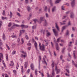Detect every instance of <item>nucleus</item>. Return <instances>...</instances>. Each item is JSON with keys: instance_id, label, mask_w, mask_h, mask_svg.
Wrapping results in <instances>:
<instances>
[{"instance_id": "1", "label": "nucleus", "mask_w": 77, "mask_h": 77, "mask_svg": "<svg viewBox=\"0 0 77 77\" xmlns=\"http://www.w3.org/2000/svg\"><path fill=\"white\" fill-rule=\"evenodd\" d=\"M42 46H41V47H40L39 48V49L40 50L42 51H45V45L44 44H42Z\"/></svg>"}, {"instance_id": "2", "label": "nucleus", "mask_w": 77, "mask_h": 77, "mask_svg": "<svg viewBox=\"0 0 77 77\" xmlns=\"http://www.w3.org/2000/svg\"><path fill=\"white\" fill-rule=\"evenodd\" d=\"M52 30L55 36H57L58 35V32H57L56 31V29H52Z\"/></svg>"}, {"instance_id": "3", "label": "nucleus", "mask_w": 77, "mask_h": 77, "mask_svg": "<svg viewBox=\"0 0 77 77\" xmlns=\"http://www.w3.org/2000/svg\"><path fill=\"white\" fill-rule=\"evenodd\" d=\"M55 71H57V74H58L59 72H60V69H57V66H55Z\"/></svg>"}, {"instance_id": "4", "label": "nucleus", "mask_w": 77, "mask_h": 77, "mask_svg": "<svg viewBox=\"0 0 77 77\" xmlns=\"http://www.w3.org/2000/svg\"><path fill=\"white\" fill-rule=\"evenodd\" d=\"M45 18H44V17H40V21L39 23H42V21H45Z\"/></svg>"}, {"instance_id": "5", "label": "nucleus", "mask_w": 77, "mask_h": 77, "mask_svg": "<svg viewBox=\"0 0 77 77\" xmlns=\"http://www.w3.org/2000/svg\"><path fill=\"white\" fill-rule=\"evenodd\" d=\"M71 6L73 8L75 5V0H73V1L71 3Z\"/></svg>"}, {"instance_id": "6", "label": "nucleus", "mask_w": 77, "mask_h": 77, "mask_svg": "<svg viewBox=\"0 0 77 77\" xmlns=\"http://www.w3.org/2000/svg\"><path fill=\"white\" fill-rule=\"evenodd\" d=\"M56 6H54L52 8V12H54L55 11H56Z\"/></svg>"}, {"instance_id": "7", "label": "nucleus", "mask_w": 77, "mask_h": 77, "mask_svg": "<svg viewBox=\"0 0 77 77\" xmlns=\"http://www.w3.org/2000/svg\"><path fill=\"white\" fill-rule=\"evenodd\" d=\"M25 32V30H20V33L19 34V36H21V34L22 33H24V32Z\"/></svg>"}, {"instance_id": "8", "label": "nucleus", "mask_w": 77, "mask_h": 77, "mask_svg": "<svg viewBox=\"0 0 77 77\" xmlns=\"http://www.w3.org/2000/svg\"><path fill=\"white\" fill-rule=\"evenodd\" d=\"M70 14V17L72 18H74V13L72 12H71Z\"/></svg>"}, {"instance_id": "9", "label": "nucleus", "mask_w": 77, "mask_h": 77, "mask_svg": "<svg viewBox=\"0 0 77 77\" xmlns=\"http://www.w3.org/2000/svg\"><path fill=\"white\" fill-rule=\"evenodd\" d=\"M56 49L57 50H59V47L58 44L56 43Z\"/></svg>"}, {"instance_id": "10", "label": "nucleus", "mask_w": 77, "mask_h": 77, "mask_svg": "<svg viewBox=\"0 0 77 77\" xmlns=\"http://www.w3.org/2000/svg\"><path fill=\"white\" fill-rule=\"evenodd\" d=\"M30 67L32 70H34V65H33V64L32 63L31 64Z\"/></svg>"}, {"instance_id": "11", "label": "nucleus", "mask_w": 77, "mask_h": 77, "mask_svg": "<svg viewBox=\"0 0 77 77\" xmlns=\"http://www.w3.org/2000/svg\"><path fill=\"white\" fill-rule=\"evenodd\" d=\"M52 74L53 76H54L55 75V73H54V69L53 68L52 71Z\"/></svg>"}, {"instance_id": "12", "label": "nucleus", "mask_w": 77, "mask_h": 77, "mask_svg": "<svg viewBox=\"0 0 77 77\" xmlns=\"http://www.w3.org/2000/svg\"><path fill=\"white\" fill-rule=\"evenodd\" d=\"M34 45H35V47L36 48V50H38V48L37 47V43L36 42H35Z\"/></svg>"}, {"instance_id": "13", "label": "nucleus", "mask_w": 77, "mask_h": 77, "mask_svg": "<svg viewBox=\"0 0 77 77\" xmlns=\"http://www.w3.org/2000/svg\"><path fill=\"white\" fill-rule=\"evenodd\" d=\"M27 65H28V62H26L25 63L24 66L25 68H26L27 66Z\"/></svg>"}, {"instance_id": "14", "label": "nucleus", "mask_w": 77, "mask_h": 77, "mask_svg": "<svg viewBox=\"0 0 77 77\" xmlns=\"http://www.w3.org/2000/svg\"><path fill=\"white\" fill-rule=\"evenodd\" d=\"M55 27L56 29H57V30L59 31V27H58V26L57 25V23H55Z\"/></svg>"}, {"instance_id": "15", "label": "nucleus", "mask_w": 77, "mask_h": 77, "mask_svg": "<svg viewBox=\"0 0 77 77\" xmlns=\"http://www.w3.org/2000/svg\"><path fill=\"white\" fill-rule=\"evenodd\" d=\"M10 65L11 66H14V62L12 61H10Z\"/></svg>"}, {"instance_id": "16", "label": "nucleus", "mask_w": 77, "mask_h": 77, "mask_svg": "<svg viewBox=\"0 0 77 77\" xmlns=\"http://www.w3.org/2000/svg\"><path fill=\"white\" fill-rule=\"evenodd\" d=\"M43 62H44V63H45L46 65H47V62H46V60H45V58H43Z\"/></svg>"}, {"instance_id": "17", "label": "nucleus", "mask_w": 77, "mask_h": 77, "mask_svg": "<svg viewBox=\"0 0 77 77\" xmlns=\"http://www.w3.org/2000/svg\"><path fill=\"white\" fill-rule=\"evenodd\" d=\"M49 0H48V1ZM50 5L51 6H53V2H52V0H50Z\"/></svg>"}, {"instance_id": "18", "label": "nucleus", "mask_w": 77, "mask_h": 77, "mask_svg": "<svg viewBox=\"0 0 77 77\" xmlns=\"http://www.w3.org/2000/svg\"><path fill=\"white\" fill-rule=\"evenodd\" d=\"M21 57H26V55H23V54H21V56H20Z\"/></svg>"}, {"instance_id": "19", "label": "nucleus", "mask_w": 77, "mask_h": 77, "mask_svg": "<svg viewBox=\"0 0 77 77\" xmlns=\"http://www.w3.org/2000/svg\"><path fill=\"white\" fill-rule=\"evenodd\" d=\"M60 1H61V0H57L55 2V4H57V3H59V2H60Z\"/></svg>"}, {"instance_id": "20", "label": "nucleus", "mask_w": 77, "mask_h": 77, "mask_svg": "<svg viewBox=\"0 0 77 77\" xmlns=\"http://www.w3.org/2000/svg\"><path fill=\"white\" fill-rule=\"evenodd\" d=\"M47 20H45V23H44V25L45 26L46 25H47Z\"/></svg>"}, {"instance_id": "21", "label": "nucleus", "mask_w": 77, "mask_h": 77, "mask_svg": "<svg viewBox=\"0 0 77 77\" xmlns=\"http://www.w3.org/2000/svg\"><path fill=\"white\" fill-rule=\"evenodd\" d=\"M13 26H15L16 27H20V25L17 24H16L15 23L13 24Z\"/></svg>"}, {"instance_id": "22", "label": "nucleus", "mask_w": 77, "mask_h": 77, "mask_svg": "<svg viewBox=\"0 0 77 77\" xmlns=\"http://www.w3.org/2000/svg\"><path fill=\"white\" fill-rule=\"evenodd\" d=\"M69 30H67L66 32V35H69Z\"/></svg>"}, {"instance_id": "23", "label": "nucleus", "mask_w": 77, "mask_h": 77, "mask_svg": "<svg viewBox=\"0 0 77 77\" xmlns=\"http://www.w3.org/2000/svg\"><path fill=\"white\" fill-rule=\"evenodd\" d=\"M65 48H63L62 51V53H64V52H65Z\"/></svg>"}, {"instance_id": "24", "label": "nucleus", "mask_w": 77, "mask_h": 77, "mask_svg": "<svg viewBox=\"0 0 77 77\" xmlns=\"http://www.w3.org/2000/svg\"><path fill=\"white\" fill-rule=\"evenodd\" d=\"M65 26H63V27L62 29V30H61V32L62 33V32H63V30H65Z\"/></svg>"}, {"instance_id": "25", "label": "nucleus", "mask_w": 77, "mask_h": 77, "mask_svg": "<svg viewBox=\"0 0 77 77\" xmlns=\"http://www.w3.org/2000/svg\"><path fill=\"white\" fill-rule=\"evenodd\" d=\"M27 10L28 12H30V11L31 10V9L30 8V7H27Z\"/></svg>"}, {"instance_id": "26", "label": "nucleus", "mask_w": 77, "mask_h": 77, "mask_svg": "<svg viewBox=\"0 0 77 77\" xmlns=\"http://www.w3.org/2000/svg\"><path fill=\"white\" fill-rule=\"evenodd\" d=\"M13 72L14 74H15V75L17 74V71H16L15 70H13Z\"/></svg>"}, {"instance_id": "27", "label": "nucleus", "mask_w": 77, "mask_h": 77, "mask_svg": "<svg viewBox=\"0 0 77 77\" xmlns=\"http://www.w3.org/2000/svg\"><path fill=\"white\" fill-rule=\"evenodd\" d=\"M36 27V25H35L34 26H32V29H35Z\"/></svg>"}, {"instance_id": "28", "label": "nucleus", "mask_w": 77, "mask_h": 77, "mask_svg": "<svg viewBox=\"0 0 77 77\" xmlns=\"http://www.w3.org/2000/svg\"><path fill=\"white\" fill-rule=\"evenodd\" d=\"M54 62H53V63L51 64V66L53 68H54Z\"/></svg>"}, {"instance_id": "29", "label": "nucleus", "mask_w": 77, "mask_h": 77, "mask_svg": "<svg viewBox=\"0 0 77 77\" xmlns=\"http://www.w3.org/2000/svg\"><path fill=\"white\" fill-rule=\"evenodd\" d=\"M35 75H38V73H37V70L36 69L35 70Z\"/></svg>"}, {"instance_id": "30", "label": "nucleus", "mask_w": 77, "mask_h": 77, "mask_svg": "<svg viewBox=\"0 0 77 77\" xmlns=\"http://www.w3.org/2000/svg\"><path fill=\"white\" fill-rule=\"evenodd\" d=\"M10 18H12V13L11 12H10Z\"/></svg>"}, {"instance_id": "31", "label": "nucleus", "mask_w": 77, "mask_h": 77, "mask_svg": "<svg viewBox=\"0 0 77 77\" xmlns=\"http://www.w3.org/2000/svg\"><path fill=\"white\" fill-rule=\"evenodd\" d=\"M33 21L34 22H35V24L36 22L37 21H38V20H37V19H35L33 20Z\"/></svg>"}, {"instance_id": "32", "label": "nucleus", "mask_w": 77, "mask_h": 77, "mask_svg": "<svg viewBox=\"0 0 77 77\" xmlns=\"http://www.w3.org/2000/svg\"><path fill=\"white\" fill-rule=\"evenodd\" d=\"M18 67H19V65H18V63H17L16 66V68L17 70L18 69Z\"/></svg>"}, {"instance_id": "33", "label": "nucleus", "mask_w": 77, "mask_h": 77, "mask_svg": "<svg viewBox=\"0 0 77 77\" xmlns=\"http://www.w3.org/2000/svg\"><path fill=\"white\" fill-rule=\"evenodd\" d=\"M25 38L26 39L28 40L29 39V37H28V35H26L25 36Z\"/></svg>"}, {"instance_id": "34", "label": "nucleus", "mask_w": 77, "mask_h": 77, "mask_svg": "<svg viewBox=\"0 0 77 77\" xmlns=\"http://www.w3.org/2000/svg\"><path fill=\"white\" fill-rule=\"evenodd\" d=\"M47 75H48V77H52V76L51 75V74L49 76V74H48V73H47Z\"/></svg>"}, {"instance_id": "35", "label": "nucleus", "mask_w": 77, "mask_h": 77, "mask_svg": "<svg viewBox=\"0 0 77 77\" xmlns=\"http://www.w3.org/2000/svg\"><path fill=\"white\" fill-rule=\"evenodd\" d=\"M11 25H12V23H9V24L8 25V27H10V26H11Z\"/></svg>"}, {"instance_id": "36", "label": "nucleus", "mask_w": 77, "mask_h": 77, "mask_svg": "<svg viewBox=\"0 0 77 77\" xmlns=\"http://www.w3.org/2000/svg\"><path fill=\"white\" fill-rule=\"evenodd\" d=\"M61 9L63 11H64V10H65V9H64V7L63 6H62Z\"/></svg>"}, {"instance_id": "37", "label": "nucleus", "mask_w": 77, "mask_h": 77, "mask_svg": "<svg viewBox=\"0 0 77 77\" xmlns=\"http://www.w3.org/2000/svg\"><path fill=\"white\" fill-rule=\"evenodd\" d=\"M1 56L0 57V58H3V54L2 53H0Z\"/></svg>"}, {"instance_id": "38", "label": "nucleus", "mask_w": 77, "mask_h": 77, "mask_svg": "<svg viewBox=\"0 0 77 77\" xmlns=\"http://www.w3.org/2000/svg\"><path fill=\"white\" fill-rule=\"evenodd\" d=\"M41 32H43L44 34H45V32H44V30L43 29H41Z\"/></svg>"}, {"instance_id": "39", "label": "nucleus", "mask_w": 77, "mask_h": 77, "mask_svg": "<svg viewBox=\"0 0 77 77\" xmlns=\"http://www.w3.org/2000/svg\"><path fill=\"white\" fill-rule=\"evenodd\" d=\"M47 7L45 6V11H47Z\"/></svg>"}, {"instance_id": "40", "label": "nucleus", "mask_w": 77, "mask_h": 77, "mask_svg": "<svg viewBox=\"0 0 77 77\" xmlns=\"http://www.w3.org/2000/svg\"><path fill=\"white\" fill-rule=\"evenodd\" d=\"M2 45L3 46V44L2 42H0V46H2Z\"/></svg>"}, {"instance_id": "41", "label": "nucleus", "mask_w": 77, "mask_h": 77, "mask_svg": "<svg viewBox=\"0 0 77 77\" xmlns=\"http://www.w3.org/2000/svg\"><path fill=\"white\" fill-rule=\"evenodd\" d=\"M41 60V58H40L39 59V68L40 67V60Z\"/></svg>"}, {"instance_id": "42", "label": "nucleus", "mask_w": 77, "mask_h": 77, "mask_svg": "<svg viewBox=\"0 0 77 77\" xmlns=\"http://www.w3.org/2000/svg\"><path fill=\"white\" fill-rule=\"evenodd\" d=\"M16 52V51H14L12 53V54H15Z\"/></svg>"}, {"instance_id": "43", "label": "nucleus", "mask_w": 77, "mask_h": 77, "mask_svg": "<svg viewBox=\"0 0 77 77\" xmlns=\"http://www.w3.org/2000/svg\"><path fill=\"white\" fill-rule=\"evenodd\" d=\"M24 25H21L20 27H22V28H24Z\"/></svg>"}, {"instance_id": "44", "label": "nucleus", "mask_w": 77, "mask_h": 77, "mask_svg": "<svg viewBox=\"0 0 77 77\" xmlns=\"http://www.w3.org/2000/svg\"><path fill=\"white\" fill-rule=\"evenodd\" d=\"M3 39H4L5 38V33H3Z\"/></svg>"}, {"instance_id": "45", "label": "nucleus", "mask_w": 77, "mask_h": 77, "mask_svg": "<svg viewBox=\"0 0 77 77\" xmlns=\"http://www.w3.org/2000/svg\"><path fill=\"white\" fill-rule=\"evenodd\" d=\"M28 27L29 26H28L24 25V28H26V29H27Z\"/></svg>"}, {"instance_id": "46", "label": "nucleus", "mask_w": 77, "mask_h": 77, "mask_svg": "<svg viewBox=\"0 0 77 77\" xmlns=\"http://www.w3.org/2000/svg\"><path fill=\"white\" fill-rule=\"evenodd\" d=\"M45 15L46 17H47V18H48V14L46 13Z\"/></svg>"}, {"instance_id": "47", "label": "nucleus", "mask_w": 77, "mask_h": 77, "mask_svg": "<svg viewBox=\"0 0 77 77\" xmlns=\"http://www.w3.org/2000/svg\"><path fill=\"white\" fill-rule=\"evenodd\" d=\"M60 38H59L57 39V42H59V41L60 40Z\"/></svg>"}, {"instance_id": "48", "label": "nucleus", "mask_w": 77, "mask_h": 77, "mask_svg": "<svg viewBox=\"0 0 77 77\" xmlns=\"http://www.w3.org/2000/svg\"><path fill=\"white\" fill-rule=\"evenodd\" d=\"M27 45H29V46H31L32 45L30 43H28L27 44Z\"/></svg>"}, {"instance_id": "49", "label": "nucleus", "mask_w": 77, "mask_h": 77, "mask_svg": "<svg viewBox=\"0 0 77 77\" xmlns=\"http://www.w3.org/2000/svg\"><path fill=\"white\" fill-rule=\"evenodd\" d=\"M72 29L73 31H75V29L74 28V27H72Z\"/></svg>"}, {"instance_id": "50", "label": "nucleus", "mask_w": 77, "mask_h": 77, "mask_svg": "<svg viewBox=\"0 0 77 77\" xmlns=\"http://www.w3.org/2000/svg\"><path fill=\"white\" fill-rule=\"evenodd\" d=\"M6 46L8 48V50H10V48H9V46H8V45H6Z\"/></svg>"}, {"instance_id": "51", "label": "nucleus", "mask_w": 77, "mask_h": 77, "mask_svg": "<svg viewBox=\"0 0 77 77\" xmlns=\"http://www.w3.org/2000/svg\"><path fill=\"white\" fill-rule=\"evenodd\" d=\"M21 41H22V44H23V43H24V40H23V38H21Z\"/></svg>"}, {"instance_id": "52", "label": "nucleus", "mask_w": 77, "mask_h": 77, "mask_svg": "<svg viewBox=\"0 0 77 77\" xmlns=\"http://www.w3.org/2000/svg\"><path fill=\"white\" fill-rule=\"evenodd\" d=\"M11 38H13L16 37V35H12V36H11Z\"/></svg>"}, {"instance_id": "53", "label": "nucleus", "mask_w": 77, "mask_h": 77, "mask_svg": "<svg viewBox=\"0 0 77 77\" xmlns=\"http://www.w3.org/2000/svg\"><path fill=\"white\" fill-rule=\"evenodd\" d=\"M48 12H50V8L49 7L48 9Z\"/></svg>"}, {"instance_id": "54", "label": "nucleus", "mask_w": 77, "mask_h": 77, "mask_svg": "<svg viewBox=\"0 0 77 77\" xmlns=\"http://www.w3.org/2000/svg\"><path fill=\"white\" fill-rule=\"evenodd\" d=\"M21 67H22V68H21L22 71V72H23V66H22Z\"/></svg>"}, {"instance_id": "55", "label": "nucleus", "mask_w": 77, "mask_h": 77, "mask_svg": "<svg viewBox=\"0 0 77 77\" xmlns=\"http://www.w3.org/2000/svg\"><path fill=\"white\" fill-rule=\"evenodd\" d=\"M68 26H70L71 25V23H70V21H69L68 23Z\"/></svg>"}, {"instance_id": "56", "label": "nucleus", "mask_w": 77, "mask_h": 77, "mask_svg": "<svg viewBox=\"0 0 77 77\" xmlns=\"http://www.w3.org/2000/svg\"><path fill=\"white\" fill-rule=\"evenodd\" d=\"M47 34L48 36H50V35H51V34H50L49 32L47 33Z\"/></svg>"}, {"instance_id": "57", "label": "nucleus", "mask_w": 77, "mask_h": 77, "mask_svg": "<svg viewBox=\"0 0 77 77\" xmlns=\"http://www.w3.org/2000/svg\"><path fill=\"white\" fill-rule=\"evenodd\" d=\"M51 46L52 47H53L54 46H53V42H51Z\"/></svg>"}, {"instance_id": "58", "label": "nucleus", "mask_w": 77, "mask_h": 77, "mask_svg": "<svg viewBox=\"0 0 77 77\" xmlns=\"http://www.w3.org/2000/svg\"><path fill=\"white\" fill-rule=\"evenodd\" d=\"M30 69H28V70H27V72L28 74H29V72H30Z\"/></svg>"}, {"instance_id": "59", "label": "nucleus", "mask_w": 77, "mask_h": 77, "mask_svg": "<svg viewBox=\"0 0 77 77\" xmlns=\"http://www.w3.org/2000/svg\"><path fill=\"white\" fill-rule=\"evenodd\" d=\"M66 72H67L68 73H69V70L66 69Z\"/></svg>"}, {"instance_id": "60", "label": "nucleus", "mask_w": 77, "mask_h": 77, "mask_svg": "<svg viewBox=\"0 0 77 77\" xmlns=\"http://www.w3.org/2000/svg\"><path fill=\"white\" fill-rule=\"evenodd\" d=\"M66 16H64L63 17L62 19L63 20V19H65V18H66Z\"/></svg>"}, {"instance_id": "61", "label": "nucleus", "mask_w": 77, "mask_h": 77, "mask_svg": "<svg viewBox=\"0 0 77 77\" xmlns=\"http://www.w3.org/2000/svg\"><path fill=\"white\" fill-rule=\"evenodd\" d=\"M25 3L26 4L28 3V0H25Z\"/></svg>"}, {"instance_id": "62", "label": "nucleus", "mask_w": 77, "mask_h": 77, "mask_svg": "<svg viewBox=\"0 0 77 77\" xmlns=\"http://www.w3.org/2000/svg\"><path fill=\"white\" fill-rule=\"evenodd\" d=\"M65 5H66L67 6H68L69 5V4L68 3H66V4H65Z\"/></svg>"}, {"instance_id": "63", "label": "nucleus", "mask_w": 77, "mask_h": 77, "mask_svg": "<svg viewBox=\"0 0 77 77\" xmlns=\"http://www.w3.org/2000/svg\"><path fill=\"white\" fill-rule=\"evenodd\" d=\"M5 77H8V75L7 74H5Z\"/></svg>"}, {"instance_id": "64", "label": "nucleus", "mask_w": 77, "mask_h": 77, "mask_svg": "<svg viewBox=\"0 0 77 77\" xmlns=\"http://www.w3.org/2000/svg\"><path fill=\"white\" fill-rule=\"evenodd\" d=\"M6 58H8V54H6Z\"/></svg>"}]
</instances>
